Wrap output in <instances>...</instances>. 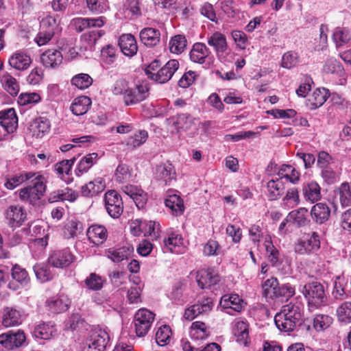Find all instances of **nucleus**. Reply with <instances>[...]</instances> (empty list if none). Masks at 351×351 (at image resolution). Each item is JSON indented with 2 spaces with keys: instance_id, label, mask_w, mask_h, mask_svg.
<instances>
[{
  "instance_id": "1",
  "label": "nucleus",
  "mask_w": 351,
  "mask_h": 351,
  "mask_svg": "<svg viewBox=\"0 0 351 351\" xmlns=\"http://www.w3.org/2000/svg\"><path fill=\"white\" fill-rule=\"evenodd\" d=\"M301 313L298 306L289 303L282 306L274 317L275 324L282 332L293 331L301 324Z\"/></svg>"
},
{
  "instance_id": "2",
  "label": "nucleus",
  "mask_w": 351,
  "mask_h": 351,
  "mask_svg": "<svg viewBox=\"0 0 351 351\" xmlns=\"http://www.w3.org/2000/svg\"><path fill=\"white\" fill-rule=\"evenodd\" d=\"M300 291L307 300L311 311L319 308L326 303L324 287L318 282H312L304 285Z\"/></svg>"
},
{
  "instance_id": "3",
  "label": "nucleus",
  "mask_w": 351,
  "mask_h": 351,
  "mask_svg": "<svg viewBox=\"0 0 351 351\" xmlns=\"http://www.w3.org/2000/svg\"><path fill=\"white\" fill-rule=\"evenodd\" d=\"M45 191V179L43 176L38 175L32 178L28 186L20 190L19 197L23 202L36 204L44 195Z\"/></svg>"
},
{
  "instance_id": "4",
  "label": "nucleus",
  "mask_w": 351,
  "mask_h": 351,
  "mask_svg": "<svg viewBox=\"0 0 351 351\" xmlns=\"http://www.w3.org/2000/svg\"><path fill=\"white\" fill-rule=\"evenodd\" d=\"M320 248L319 234L313 232L305 234L295 244V252L300 255H310L317 252Z\"/></svg>"
},
{
  "instance_id": "5",
  "label": "nucleus",
  "mask_w": 351,
  "mask_h": 351,
  "mask_svg": "<svg viewBox=\"0 0 351 351\" xmlns=\"http://www.w3.org/2000/svg\"><path fill=\"white\" fill-rule=\"evenodd\" d=\"M105 208L113 219H118L123 213L124 206L121 195L115 190H108L104 195Z\"/></svg>"
},
{
  "instance_id": "6",
  "label": "nucleus",
  "mask_w": 351,
  "mask_h": 351,
  "mask_svg": "<svg viewBox=\"0 0 351 351\" xmlns=\"http://www.w3.org/2000/svg\"><path fill=\"white\" fill-rule=\"evenodd\" d=\"M58 28L59 24L54 17H45L41 21L40 30L35 38V42L39 46L46 45L54 36Z\"/></svg>"
},
{
  "instance_id": "7",
  "label": "nucleus",
  "mask_w": 351,
  "mask_h": 351,
  "mask_svg": "<svg viewBox=\"0 0 351 351\" xmlns=\"http://www.w3.org/2000/svg\"><path fill=\"white\" fill-rule=\"evenodd\" d=\"M265 247L267 259L269 262L283 275L289 274L291 272V267L289 264L282 265L279 262L280 252L277 248L273 245L271 236H267L265 238Z\"/></svg>"
},
{
  "instance_id": "8",
  "label": "nucleus",
  "mask_w": 351,
  "mask_h": 351,
  "mask_svg": "<svg viewBox=\"0 0 351 351\" xmlns=\"http://www.w3.org/2000/svg\"><path fill=\"white\" fill-rule=\"evenodd\" d=\"M74 254L69 247L53 251L49 258L48 263L53 267L66 268L69 267L75 260Z\"/></svg>"
},
{
  "instance_id": "9",
  "label": "nucleus",
  "mask_w": 351,
  "mask_h": 351,
  "mask_svg": "<svg viewBox=\"0 0 351 351\" xmlns=\"http://www.w3.org/2000/svg\"><path fill=\"white\" fill-rule=\"evenodd\" d=\"M110 341L108 332L102 329L95 330L87 340L84 351H104Z\"/></svg>"
},
{
  "instance_id": "10",
  "label": "nucleus",
  "mask_w": 351,
  "mask_h": 351,
  "mask_svg": "<svg viewBox=\"0 0 351 351\" xmlns=\"http://www.w3.org/2000/svg\"><path fill=\"white\" fill-rule=\"evenodd\" d=\"M154 320L152 313L147 309H140L134 315V326L138 337L145 336L149 331Z\"/></svg>"
},
{
  "instance_id": "11",
  "label": "nucleus",
  "mask_w": 351,
  "mask_h": 351,
  "mask_svg": "<svg viewBox=\"0 0 351 351\" xmlns=\"http://www.w3.org/2000/svg\"><path fill=\"white\" fill-rule=\"evenodd\" d=\"M162 250L164 253L170 252L176 254L184 253L186 247L184 245L182 237L177 233H170L164 239Z\"/></svg>"
},
{
  "instance_id": "12",
  "label": "nucleus",
  "mask_w": 351,
  "mask_h": 351,
  "mask_svg": "<svg viewBox=\"0 0 351 351\" xmlns=\"http://www.w3.org/2000/svg\"><path fill=\"white\" fill-rule=\"evenodd\" d=\"M26 337L23 331L12 330L0 335V347L8 350L21 346L25 341Z\"/></svg>"
},
{
  "instance_id": "13",
  "label": "nucleus",
  "mask_w": 351,
  "mask_h": 351,
  "mask_svg": "<svg viewBox=\"0 0 351 351\" xmlns=\"http://www.w3.org/2000/svg\"><path fill=\"white\" fill-rule=\"evenodd\" d=\"M166 124L167 129L171 133H174L190 129L193 125V120L189 114H180L166 119Z\"/></svg>"
},
{
  "instance_id": "14",
  "label": "nucleus",
  "mask_w": 351,
  "mask_h": 351,
  "mask_svg": "<svg viewBox=\"0 0 351 351\" xmlns=\"http://www.w3.org/2000/svg\"><path fill=\"white\" fill-rule=\"evenodd\" d=\"M78 197L77 191L69 187H64L51 192L48 195L47 200L50 204L65 201L74 202Z\"/></svg>"
},
{
  "instance_id": "15",
  "label": "nucleus",
  "mask_w": 351,
  "mask_h": 351,
  "mask_svg": "<svg viewBox=\"0 0 351 351\" xmlns=\"http://www.w3.org/2000/svg\"><path fill=\"white\" fill-rule=\"evenodd\" d=\"M219 280V276L213 269H202L197 272L196 280L202 289L215 285Z\"/></svg>"
},
{
  "instance_id": "16",
  "label": "nucleus",
  "mask_w": 351,
  "mask_h": 351,
  "mask_svg": "<svg viewBox=\"0 0 351 351\" xmlns=\"http://www.w3.org/2000/svg\"><path fill=\"white\" fill-rule=\"evenodd\" d=\"M0 125L8 133H13L18 128V117L13 108L0 111Z\"/></svg>"
},
{
  "instance_id": "17",
  "label": "nucleus",
  "mask_w": 351,
  "mask_h": 351,
  "mask_svg": "<svg viewBox=\"0 0 351 351\" xmlns=\"http://www.w3.org/2000/svg\"><path fill=\"white\" fill-rule=\"evenodd\" d=\"M63 60L61 51L56 49H49L45 51L40 56V62L45 68H58Z\"/></svg>"
},
{
  "instance_id": "18",
  "label": "nucleus",
  "mask_w": 351,
  "mask_h": 351,
  "mask_svg": "<svg viewBox=\"0 0 351 351\" xmlns=\"http://www.w3.org/2000/svg\"><path fill=\"white\" fill-rule=\"evenodd\" d=\"M179 68L177 60H169L157 73H155V82L164 84L169 81Z\"/></svg>"
},
{
  "instance_id": "19",
  "label": "nucleus",
  "mask_w": 351,
  "mask_h": 351,
  "mask_svg": "<svg viewBox=\"0 0 351 351\" xmlns=\"http://www.w3.org/2000/svg\"><path fill=\"white\" fill-rule=\"evenodd\" d=\"M27 213L21 206H10L6 210L5 217L12 228L19 227L25 221Z\"/></svg>"
},
{
  "instance_id": "20",
  "label": "nucleus",
  "mask_w": 351,
  "mask_h": 351,
  "mask_svg": "<svg viewBox=\"0 0 351 351\" xmlns=\"http://www.w3.org/2000/svg\"><path fill=\"white\" fill-rule=\"evenodd\" d=\"M86 235L90 243L99 245L106 241L108 233L104 226L93 224L88 228Z\"/></svg>"
},
{
  "instance_id": "21",
  "label": "nucleus",
  "mask_w": 351,
  "mask_h": 351,
  "mask_svg": "<svg viewBox=\"0 0 351 351\" xmlns=\"http://www.w3.org/2000/svg\"><path fill=\"white\" fill-rule=\"evenodd\" d=\"M32 62L29 55L21 50L15 51L8 60L10 66L18 71L27 69Z\"/></svg>"
},
{
  "instance_id": "22",
  "label": "nucleus",
  "mask_w": 351,
  "mask_h": 351,
  "mask_svg": "<svg viewBox=\"0 0 351 351\" xmlns=\"http://www.w3.org/2000/svg\"><path fill=\"white\" fill-rule=\"evenodd\" d=\"M119 46L122 53L128 57L134 56L138 51L136 40L130 34H123L119 37Z\"/></svg>"
},
{
  "instance_id": "23",
  "label": "nucleus",
  "mask_w": 351,
  "mask_h": 351,
  "mask_svg": "<svg viewBox=\"0 0 351 351\" xmlns=\"http://www.w3.org/2000/svg\"><path fill=\"white\" fill-rule=\"evenodd\" d=\"M106 189V182L101 178H97L81 187L83 197H92L101 193Z\"/></svg>"
},
{
  "instance_id": "24",
  "label": "nucleus",
  "mask_w": 351,
  "mask_h": 351,
  "mask_svg": "<svg viewBox=\"0 0 351 351\" xmlns=\"http://www.w3.org/2000/svg\"><path fill=\"white\" fill-rule=\"evenodd\" d=\"M330 208L326 203H317L311 210L312 219L318 224H323L329 219Z\"/></svg>"
},
{
  "instance_id": "25",
  "label": "nucleus",
  "mask_w": 351,
  "mask_h": 351,
  "mask_svg": "<svg viewBox=\"0 0 351 351\" xmlns=\"http://www.w3.org/2000/svg\"><path fill=\"white\" fill-rule=\"evenodd\" d=\"M213 306L210 298H206L200 303H197L185 310L184 317L188 320H193L202 313L209 311Z\"/></svg>"
},
{
  "instance_id": "26",
  "label": "nucleus",
  "mask_w": 351,
  "mask_h": 351,
  "mask_svg": "<svg viewBox=\"0 0 351 351\" xmlns=\"http://www.w3.org/2000/svg\"><path fill=\"white\" fill-rule=\"evenodd\" d=\"M302 191L304 199L311 204L317 202L322 197L321 187L315 181L304 184Z\"/></svg>"
},
{
  "instance_id": "27",
  "label": "nucleus",
  "mask_w": 351,
  "mask_h": 351,
  "mask_svg": "<svg viewBox=\"0 0 351 351\" xmlns=\"http://www.w3.org/2000/svg\"><path fill=\"white\" fill-rule=\"evenodd\" d=\"M210 51L206 45L202 43H196L193 45L189 56L192 62L204 64L209 58Z\"/></svg>"
},
{
  "instance_id": "28",
  "label": "nucleus",
  "mask_w": 351,
  "mask_h": 351,
  "mask_svg": "<svg viewBox=\"0 0 351 351\" xmlns=\"http://www.w3.org/2000/svg\"><path fill=\"white\" fill-rule=\"evenodd\" d=\"M287 221H290L298 227L307 226L310 220L308 217V210L306 208H300L291 211L286 217Z\"/></svg>"
},
{
  "instance_id": "29",
  "label": "nucleus",
  "mask_w": 351,
  "mask_h": 351,
  "mask_svg": "<svg viewBox=\"0 0 351 351\" xmlns=\"http://www.w3.org/2000/svg\"><path fill=\"white\" fill-rule=\"evenodd\" d=\"M55 324L51 322H43L36 325L32 332L33 336L37 339H49L56 333Z\"/></svg>"
},
{
  "instance_id": "30",
  "label": "nucleus",
  "mask_w": 351,
  "mask_h": 351,
  "mask_svg": "<svg viewBox=\"0 0 351 351\" xmlns=\"http://www.w3.org/2000/svg\"><path fill=\"white\" fill-rule=\"evenodd\" d=\"M208 44L213 47L218 56L222 55L228 49L226 38L219 32L213 33L207 38Z\"/></svg>"
},
{
  "instance_id": "31",
  "label": "nucleus",
  "mask_w": 351,
  "mask_h": 351,
  "mask_svg": "<svg viewBox=\"0 0 351 351\" xmlns=\"http://www.w3.org/2000/svg\"><path fill=\"white\" fill-rule=\"evenodd\" d=\"M91 99L87 96H80L75 98L71 103L70 110L76 116L84 114L91 106Z\"/></svg>"
},
{
  "instance_id": "32",
  "label": "nucleus",
  "mask_w": 351,
  "mask_h": 351,
  "mask_svg": "<svg viewBox=\"0 0 351 351\" xmlns=\"http://www.w3.org/2000/svg\"><path fill=\"white\" fill-rule=\"evenodd\" d=\"M21 322V315L19 311L10 307H6L3 309L2 324L5 327L19 326Z\"/></svg>"
},
{
  "instance_id": "33",
  "label": "nucleus",
  "mask_w": 351,
  "mask_h": 351,
  "mask_svg": "<svg viewBox=\"0 0 351 351\" xmlns=\"http://www.w3.org/2000/svg\"><path fill=\"white\" fill-rule=\"evenodd\" d=\"M189 334L192 339L204 340L210 335V330L204 322L197 321L192 323Z\"/></svg>"
},
{
  "instance_id": "34",
  "label": "nucleus",
  "mask_w": 351,
  "mask_h": 351,
  "mask_svg": "<svg viewBox=\"0 0 351 351\" xmlns=\"http://www.w3.org/2000/svg\"><path fill=\"white\" fill-rule=\"evenodd\" d=\"M97 159L98 154L96 152L84 156L77 164L75 169L76 176L80 177L84 173H87L93 165L97 162Z\"/></svg>"
},
{
  "instance_id": "35",
  "label": "nucleus",
  "mask_w": 351,
  "mask_h": 351,
  "mask_svg": "<svg viewBox=\"0 0 351 351\" xmlns=\"http://www.w3.org/2000/svg\"><path fill=\"white\" fill-rule=\"evenodd\" d=\"M220 304L223 308L240 312L243 307V301L237 294L225 295L221 298Z\"/></svg>"
},
{
  "instance_id": "36",
  "label": "nucleus",
  "mask_w": 351,
  "mask_h": 351,
  "mask_svg": "<svg viewBox=\"0 0 351 351\" xmlns=\"http://www.w3.org/2000/svg\"><path fill=\"white\" fill-rule=\"evenodd\" d=\"M130 232L134 237H138L142 233L145 237L149 236L154 232V223L152 221L143 226L142 221L139 219L132 220L130 223Z\"/></svg>"
},
{
  "instance_id": "37",
  "label": "nucleus",
  "mask_w": 351,
  "mask_h": 351,
  "mask_svg": "<svg viewBox=\"0 0 351 351\" xmlns=\"http://www.w3.org/2000/svg\"><path fill=\"white\" fill-rule=\"evenodd\" d=\"M328 97V90L324 88H317L308 99V106L311 110L317 109L325 103Z\"/></svg>"
},
{
  "instance_id": "38",
  "label": "nucleus",
  "mask_w": 351,
  "mask_h": 351,
  "mask_svg": "<svg viewBox=\"0 0 351 351\" xmlns=\"http://www.w3.org/2000/svg\"><path fill=\"white\" fill-rule=\"evenodd\" d=\"M2 87L12 96H16L19 92V84L16 80L9 73L5 72L0 76Z\"/></svg>"
},
{
  "instance_id": "39",
  "label": "nucleus",
  "mask_w": 351,
  "mask_h": 351,
  "mask_svg": "<svg viewBox=\"0 0 351 351\" xmlns=\"http://www.w3.org/2000/svg\"><path fill=\"white\" fill-rule=\"evenodd\" d=\"M50 129V121L45 117L36 119L30 125L32 135L36 138L42 137Z\"/></svg>"
},
{
  "instance_id": "40",
  "label": "nucleus",
  "mask_w": 351,
  "mask_h": 351,
  "mask_svg": "<svg viewBox=\"0 0 351 351\" xmlns=\"http://www.w3.org/2000/svg\"><path fill=\"white\" fill-rule=\"evenodd\" d=\"M83 230L82 222L76 219H72L66 223L64 233L66 238H75L82 233Z\"/></svg>"
},
{
  "instance_id": "41",
  "label": "nucleus",
  "mask_w": 351,
  "mask_h": 351,
  "mask_svg": "<svg viewBox=\"0 0 351 351\" xmlns=\"http://www.w3.org/2000/svg\"><path fill=\"white\" fill-rule=\"evenodd\" d=\"M105 256L114 263H120L124 260H128L130 252L128 247H121L119 249H107L105 250Z\"/></svg>"
},
{
  "instance_id": "42",
  "label": "nucleus",
  "mask_w": 351,
  "mask_h": 351,
  "mask_svg": "<svg viewBox=\"0 0 351 351\" xmlns=\"http://www.w3.org/2000/svg\"><path fill=\"white\" fill-rule=\"evenodd\" d=\"M269 199L276 200L283 193L285 186L281 179L271 180L267 185Z\"/></svg>"
},
{
  "instance_id": "43",
  "label": "nucleus",
  "mask_w": 351,
  "mask_h": 351,
  "mask_svg": "<svg viewBox=\"0 0 351 351\" xmlns=\"http://www.w3.org/2000/svg\"><path fill=\"white\" fill-rule=\"evenodd\" d=\"M278 175L280 179L285 178L293 184H297L300 178V172L289 165H282L279 169Z\"/></svg>"
},
{
  "instance_id": "44",
  "label": "nucleus",
  "mask_w": 351,
  "mask_h": 351,
  "mask_svg": "<svg viewBox=\"0 0 351 351\" xmlns=\"http://www.w3.org/2000/svg\"><path fill=\"white\" fill-rule=\"evenodd\" d=\"M347 283L348 280L343 276H338L335 278L332 292V296L335 300H343L348 297L345 291Z\"/></svg>"
},
{
  "instance_id": "45",
  "label": "nucleus",
  "mask_w": 351,
  "mask_h": 351,
  "mask_svg": "<svg viewBox=\"0 0 351 351\" xmlns=\"http://www.w3.org/2000/svg\"><path fill=\"white\" fill-rule=\"evenodd\" d=\"M165 205L169 207L173 215L178 216L183 213L184 210V203L180 197L178 195H169L165 199Z\"/></svg>"
},
{
  "instance_id": "46",
  "label": "nucleus",
  "mask_w": 351,
  "mask_h": 351,
  "mask_svg": "<svg viewBox=\"0 0 351 351\" xmlns=\"http://www.w3.org/2000/svg\"><path fill=\"white\" fill-rule=\"evenodd\" d=\"M221 10L228 18H231L234 21L240 19V10L232 0H221L219 2Z\"/></svg>"
},
{
  "instance_id": "47",
  "label": "nucleus",
  "mask_w": 351,
  "mask_h": 351,
  "mask_svg": "<svg viewBox=\"0 0 351 351\" xmlns=\"http://www.w3.org/2000/svg\"><path fill=\"white\" fill-rule=\"evenodd\" d=\"M33 269L36 278L41 282L51 280L53 278V274L51 271L49 266L45 263H37L34 266Z\"/></svg>"
},
{
  "instance_id": "48",
  "label": "nucleus",
  "mask_w": 351,
  "mask_h": 351,
  "mask_svg": "<svg viewBox=\"0 0 351 351\" xmlns=\"http://www.w3.org/2000/svg\"><path fill=\"white\" fill-rule=\"evenodd\" d=\"M282 201V205L287 208L297 206L300 202L298 189L295 187L289 189Z\"/></svg>"
},
{
  "instance_id": "49",
  "label": "nucleus",
  "mask_w": 351,
  "mask_h": 351,
  "mask_svg": "<svg viewBox=\"0 0 351 351\" xmlns=\"http://www.w3.org/2000/svg\"><path fill=\"white\" fill-rule=\"evenodd\" d=\"M187 40L184 35L178 34L171 38L169 41L170 51L175 54L182 53L186 49Z\"/></svg>"
},
{
  "instance_id": "50",
  "label": "nucleus",
  "mask_w": 351,
  "mask_h": 351,
  "mask_svg": "<svg viewBox=\"0 0 351 351\" xmlns=\"http://www.w3.org/2000/svg\"><path fill=\"white\" fill-rule=\"evenodd\" d=\"M171 329L169 326L162 325L155 334V341L159 346H165L169 343L171 338Z\"/></svg>"
},
{
  "instance_id": "51",
  "label": "nucleus",
  "mask_w": 351,
  "mask_h": 351,
  "mask_svg": "<svg viewBox=\"0 0 351 351\" xmlns=\"http://www.w3.org/2000/svg\"><path fill=\"white\" fill-rule=\"evenodd\" d=\"M157 172L159 179L162 180L165 185H171L172 181L176 180V172L171 164L158 167Z\"/></svg>"
},
{
  "instance_id": "52",
  "label": "nucleus",
  "mask_w": 351,
  "mask_h": 351,
  "mask_svg": "<svg viewBox=\"0 0 351 351\" xmlns=\"http://www.w3.org/2000/svg\"><path fill=\"white\" fill-rule=\"evenodd\" d=\"M233 332L234 336L237 337V341L240 343L247 346V338H248V326L243 322H237L233 328Z\"/></svg>"
},
{
  "instance_id": "53",
  "label": "nucleus",
  "mask_w": 351,
  "mask_h": 351,
  "mask_svg": "<svg viewBox=\"0 0 351 351\" xmlns=\"http://www.w3.org/2000/svg\"><path fill=\"white\" fill-rule=\"evenodd\" d=\"M332 38L337 47H341L351 40V34L347 28L337 27L333 32Z\"/></svg>"
},
{
  "instance_id": "54",
  "label": "nucleus",
  "mask_w": 351,
  "mask_h": 351,
  "mask_svg": "<svg viewBox=\"0 0 351 351\" xmlns=\"http://www.w3.org/2000/svg\"><path fill=\"white\" fill-rule=\"evenodd\" d=\"M35 176L36 173L32 172L14 176L10 178H7L4 186L8 189L12 190L23 182L33 178Z\"/></svg>"
},
{
  "instance_id": "55",
  "label": "nucleus",
  "mask_w": 351,
  "mask_h": 351,
  "mask_svg": "<svg viewBox=\"0 0 351 351\" xmlns=\"http://www.w3.org/2000/svg\"><path fill=\"white\" fill-rule=\"evenodd\" d=\"M278 286L279 284L276 278L271 277L266 280L263 285L264 296L270 299L276 298Z\"/></svg>"
},
{
  "instance_id": "56",
  "label": "nucleus",
  "mask_w": 351,
  "mask_h": 351,
  "mask_svg": "<svg viewBox=\"0 0 351 351\" xmlns=\"http://www.w3.org/2000/svg\"><path fill=\"white\" fill-rule=\"evenodd\" d=\"M92 77L87 73H80L71 79V84L80 90L88 88L93 84Z\"/></svg>"
},
{
  "instance_id": "57",
  "label": "nucleus",
  "mask_w": 351,
  "mask_h": 351,
  "mask_svg": "<svg viewBox=\"0 0 351 351\" xmlns=\"http://www.w3.org/2000/svg\"><path fill=\"white\" fill-rule=\"evenodd\" d=\"M76 158L74 156L69 160H63L57 162L54 166V171L57 175L63 179L64 175H69Z\"/></svg>"
},
{
  "instance_id": "58",
  "label": "nucleus",
  "mask_w": 351,
  "mask_h": 351,
  "mask_svg": "<svg viewBox=\"0 0 351 351\" xmlns=\"http://www.w3.org/2000/svg\"><path fill=\"white\" fill-rule=\"evenodd\" d=\"M336 313L339 322H351V302L341 303L337 308Z\"/></svg>"
},
{
  "instance_id": "59",
  "label": "nucleus",
  "mask_w": 351,
  "mask_h": 351,
  "mask_svg": "<svg viewBox=\"0 0 351 351\" xmlns=\"http://www.w3.org/2000/svg\"><path fill=\"white\" fill-rule=\"evenodd\" d=\"M11 275L14 280L23 286L27 285L30 280L27 271L18 265L13 266Z\"/></svg>"
},
{
  "instance_id": "60",
  "label": "nucleus",
  "mask_w": 351,
  "mask_h": 351,
  "mask_svg": "<svg viewBox=\"0 0 351 351\" xmlns=\"http://www.w3.org/2000/svg\"><path fill=\"white\" fill-rule=\"evenodd\" d=\"M132 171L125 164L118 165L115 173L116 181L119 183H126L132 180Z\"/></svg>"
},
{
  "instance_id": "61",
  "label": "nucleus",
  "mask_w": 351,
  "mask_h": 351,
  "mask_svg": "<svg viewBox=\"0 0 351 351\" xmlns=\"http://www.w3.org/2000/svg\"><path fill=\"white\" fill-rule=\"evenodd\" d=\"M249 236L251 241L256 244L257 246L259 245L261 239L264 240L265 243V238L267 236H270L268 234H265L262 227L258 224H254L249 228Z\"/></svg>"
},
{
  "instance_id": "62",
  "label": "nucleus",
  "mask_w": 351,
  "mask_h": 351,
  "mask_svg": "<svg viewBox=\"0 0 351 351\" xmlns=\"http://www.w3.org/2000/svg\"><path fill=\"white\" fill-rule=\"evenodd\" d=\"M148 134L145 130H140L133 136L128 138L126 145L132 149L136 148L145 143Z\"/></svg>"
},
{
  "instance_id": "63",
  "label": "nucleus",
  "mask_w": 351,
  "mask_h": 351,
  "mask_svg": "<svg viewBox=\"0 0 351 351\" xmlns=\"http://www.w3.org/2000/svg\"><path fill=\"white\" fill-rule=\"evenodd\" d=\"M104 280L102 278L95 274L91 273L84 280L87 288L92 291H99L102 289Z\"/></svg>"
},
{
  "instance_id": "64",
  "label": "nucleus",
  "mask_w": 351,
  "mask_h": 351,
  "mask_svg": "<svg viewBox=\"0 0 351 351\" xmlns=\"http://www.w3.org/2000/svg\"><path fill=\"white\" fill-rule=\"evenodd\" d=\"M340 202L343 206L351 205V183L344 182L339 187Z\"/></svg>"
}]
</instances>
